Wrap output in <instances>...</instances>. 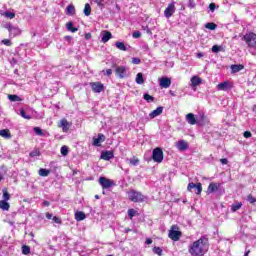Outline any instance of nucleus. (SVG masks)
<instances>
[{"label": "nucleus", "instance_id": "16", "mask_svg": "<svg viewBox=\"0 0 256 256\" xmlns=\"http://www.w3.org/2000/svg\"><path fill=\"white\" fill-rule=\"evenodd\" d=\"M102 38L101 41L102 43H107L110 39H113V34L109 32L108 30H103L101 32Z\"/></svg>", "mask_w": 256, "mask_h": 256}, {"label": "nucleus", "instance_id": "57", "mask_svg": "<svg viewBox=\"0 0 256 256\" xmlns=\"http://www.w3.org/2000/svg\"><path fill=\"white\" fill-rule=\"evenodd\" d=\"M244 137H245V139H249L250 137H252L251 132L245 131V132H244Z\"/></svg>", "mask_w": 256, "mask_h": 256}, {"label": "nucleus", "instance_id": "40", "mask_svg": "<svg viewBox=\"0 0 256 256\" xmlns=\"http://www.w3.org/2000/svg\"><path fill=\"white\" fill-rule=\"evenodd\" d=\"M153 253H155V255H157V256H162L163 255V249H161V247L155 246L153 248Z\"/></svg>", "mask_w": 256, "mask_h": 256}, {"label": "nucleus", "instance_id": "63", "mask_svg": "<svg viewBox=\"0 0 256 256\" xmlns=\"http://www.w3.org/2000/svg\"><path fill=\"white\" fill-rule=\"evenodd\" d=\"M196 57H197L198 59H201V57H203V53H202V52H198V53L196 54Z\"/></svg>", "mask_w": 256, "mask_h": 256}, {"label": "nucleus", "instance_id": "44", "mask_svg": "<svg viewBox=\"0 0 256 256\" xmlns=\"http://www.w3.org/2000/svg\"><path fill=\"white\" fill-rule=\"evenodd\" d=\"M34 132H35V134L38 135L39 137H43V135H45V134L43 133V130H42L41 128H39V127H34Z\"/></svg>", "mask_w": 256, "mask_h": 256}, {"label": "nucleus", "instance_id": "56", "mask_svg": "<svg viewBox=\"0 0 256 256\" xmlns=\"http://www.w3.org/2000/svg\"><path fill=\"white\" fill-rule=\"evenodd\" d=\"M8 31H9L10 35H13V31H17V28H15L13 26H9Z\"/></svg>", "mask_w": 256, "mask_h": 256}, {"label": "nucleus", "instance_id": "41", "mask_svg": "<svg viewBox=\"0 0 256 256\" xmlns=\"http://www.w3.org/2000/svg\"><path fill=\"white\" fill-rule=\"evenodd\" d=\"M207 123V116L205 114L200 116V120L198 121V125H205Z\"/></svg>", "mask_w": 256, "mask_h": 256}, {"label": "nucleus", "instance_id": "8", "mask_svg": "<svg viewBox=\"0 0 256 256\" xmlns=\"http://www.w3.org/2000/svg\"><path fill=\"white\" fill-rule=\"evenodd\" d=\"M192 189L196 190V195H201L202 191H203V185L201 183H193L190 182L187 186V191H191Z\"/></svg>", "mask_w": 256, "mask_h": 256}, {"label": "nucleus", "instance_id": "35", "mask_svg": "<svg viewBox=\"0 0 256 256\" xmlns=\"http://www.w3.org/2000/svg\"><path fill=\"white\" fill-rule=\"evenodd\" d=\"M3 193V201H9V199H11V194H9V191H7V188H4L2 190Z\"/></svg>", "mask_w": 256, "mask_h": 256}, {"label": "nucleus", "instance_id": "54", "mask_svg": "<svg viewBox=\"0 0 256 256\" xmlns=\"http://www.w3.org/2000/svg\"><path fill=\"white\" fill-rule=\"evenodd\" d=\"M132 63H133L134 65H139V63H141V59H139V58H137V57L132 58Z\"/></svg>", "mask_w": 256, "mask_h": 256}, {"label": "nucleus", "instance_id": "38", "mask_svg": "<svg viewBox=\"0 0 256 256\" xmlns=\"http://www.w3.org/2000/svg\"><path fill=\"white\" fill-rule=\"evenodd\" d=\"M144 99H145V101L147 102V103H153V101H155V97H153V96H151V95H149V94H144Z\"/></svg>", "mask_w": 256, "mask_h": 256}, {"label": "nucleus", "instance_id": "29", "mask_svg": "<svg viewBox=\"0 0 256 256\" xmlns=\"http://www.w3.org/2000/svg\"><path fill=\"white\" fill-rule=\"evenodd\" d=\"M66 15H75V6L73 4L67 6Z\"/></svg>", "mask_w": 256, "mask_h": 256}, {"label": "nucleus", "instance_id": "22", "mask_svg": "<svg viewBox=\"0 0 256 256\" xmlns=\"http://www.w3.org/2000/svg\"><path fill=\"white\" fill-rule=\"evenodd\" d=\"M202 83H203V80L199 76H193L191 78L192 87H198V85H201Z\"/></svg>", "mask_w": 256, "mask_h": 256}, {"label": "nucleus", "instance_id": "42", "mask_svg": "<svg viewBox=\"0 0 256 256\" xmlns=\"http://www.w3.org/2000/svg\"><path fill=\"white\" fill-rule=\"evenodd\" d=\"M4 17H6L7 19H15V13L6 11L4 12Z\"/></svg>", "mask_w": 256, "mask_h": 256}, {"label": "nucleus", "instance_id": "51", "mask_svg": "<svg viewBox=\"0 0 256 256\" xmlns=\"http://www.w3.org/2000/svg\"><path fill=\"white\" fill-rule=\"evenodd\" d=\"M195 6H196L195 0H189L188 2L189 9H195Z\"/></svg>", "mask_w": 256, "mask_h": 256}, {"label": "nucleus", "instance_id": "53", "mask_svg": "<svg viewBox=\"0 0 256 256\" xmlns=\"http://www.w3.org/2000/svg\"><path fill=\"white\" fill-rule=\"evenodd\" d=\"M52 219H53L54 223H57L58 225H61L62 221L59 217L54 216Z\"/></svg>", "mask_w": 256, "mask_h": 256}, {"label": "nucleus", "instance_id": "30", "mask_svg": "<svg viewBox=\"0 0 256 256\" xmlns=\"http://www.w3.org/2000/svg\"><path fill=\"white\" fill-rule=\"evenodd\" d=\"M8 99H9V101H12V102L23 101V98L19 97L18 95H15V94H9Z\"/></svg>", "mask_w": 256, "mask_h": 256}, {"label": "nucleus", "instance_id": "28", "mask_svg": "<svg viewBox=\"0 0 256 256\" xmlns=\"http://www.w3.org/2000/svg\"><path fill=\"white\" fill-rule=\"evenodd\" d=\"M136 83L138 85H143L145 83V79H143V73L139 72L137 75H136Z\"/></svg>", "mask_w": 256, "mask_h": 256}, {"label": "nucleus", "instance_id": "60", "mask_svg": "<svg viewBox=\"0 0 256 256\" xmlns=\"http://www.w3.org/2000/svg\"><path fill=\"white\" fill-rule=\"evenodd\" d=\"M145 243L146 245H151V243H153V240L151 238H147Z\"/></svg>", "mask_w": 256, "mask_h": 256}, {"label": "nucleus", "instance_id": "47", "mask_svg": "<svg viewBox=\"0 0 256 256\" xmlns=\"http://www.w3.org/2000/svg\"><path fill=\"white\" fill-rule=\"evenodd\" d=\"M102 73H104V75H106V77H111V75H113V70L106 69V70H103Z\"/></svg>", "mask_w": 256, "mask_h": 256}, {"label": "nucleus", "instance_id": "58", "mask_svg": "<svg viewBox=\"0 0 256 256\" xmlns=\"http://www.w3.org/2000/svg\"><path fill=\"white\" fill-rule=\"evenodd\" d=\"M217 7V5H215V3H210L209 4V9H210V11H215V8Z\"/></svg>", "mask_w": 256, "mask_h": 256}, {"label": "nucleus", "instance_id": "59", "mask_svg": "<svg viewBox=\"0 0 256 256\" xmlns=\"http://www.w3.org/2000/svg\"><path fill=\"white\" fill-rule=\"evenodd\" d=\"M220 163H222V165H227V163H229V160H227V158H221Z\"/></svg>", "mask_w": 256, "mask_h": 256}, {"label": "nucleus", "instance_id": "24", "mask_svg": "<svg viewBox=\"0 0 256 256\" xmlns=\"http://www.w3.org/2000/svg\"><path fill=\"white\" fill-rule=\"evenodd\" d=\"M0 209H2V211H9V209H11V205L7 200H0Z\"/></svg>", "mask_w": 256, "mask_h": 256}, {"label": "nucleus", "instance_id": "50", "mask_svg": "<svg viewBox=\"0 0 256 256\" xmlns=\"http://www.w3.org/2000/svg\"><path fill=\"white\" fill-rule=\"evenodd\" d=\"M2 43L3 45H6V47H11V45H13V43L9 39L2 40Z\"/></svg>", "mask_w": 256, "mask_h": 256}, {"label": "nucleus", "instance_id": "12", "mask_svg": "<svg viewBox=\"0 0 256 256\" xmlns=\"http://www.w3.org/2000/svg\"><path fill=\"white\" fill-rule=\"evenodd\" d=\"M160 87L162 89H169L171 87V78H168V77L160 78Z\"/></svg>", "mask_w": 256, "mask_h": 256}, {"label": "nucleus", "instance_id": "31", "mask_svg": "<svg viewBox=\"0 0 256 256\" xmlns=\"http://www.w3.org/2000/svg\"><path fill=\"white\" fill-rule=\"evenodd\" d=\"M66 27L68 31H71V33H77V31H79V28L73 27V22H68Z\"/></svg>", "mask_w": 256, "mask_h": 256}, {"label": "nucleus", "instance_id": "55", "mask_svg": "<svg viewBox=\"0 0 256 256\" xmlns=\"http://www.w3.org/2000/svg\"><path fill=\"white\" fill-rule=\"evenodd\" d=\"M93 1L98 5V7H103V3L105 0H93Z\"/></svg>", "mask_w": 256, "mask_h": 256}, {"label": "nucleus", "instance_id": "2", "mask_svg": "<svg viewBox=\"0 0 256 256\" xmlns=\"http://www.w3.org/2000/svg\"><path fill=\"white\" fill-rule=\"evenodd\" d=\"M127 196L129 201H131L132 203H145V201H147V196L135 189H130L127 192Z\"/></svg>", "mask_w": 256, "mask_h": 256}, {"label": "nucleus", "instance_id": "14", "mask_svg": "<svg viewBox=\"0 0 256 256\" xmlns=\"http://www.w3.org/2000/svg\"><path fill=\"white\" fill-rule=\"evenodd\" d=\"M105 136L103 134H98L97 138H93V143L92 145L94 147H101V144L104 143L105 141Z\"/></svg>", "mask_w": 256, "mask_h": 256}, {"label": "nucleus", "instance_id": "17", "mask_svg": "<svg viewBox=\"0 0 256 256\" xmlns=\"http://www.w3.org/2000/svg\"><path fill=\"white\" fill-rule=\"evenodd\" d=\"M218 91H228V89H231V83L229 81H224L222 83H219L217 85Z\"/></svg>", "mask_w": 256, "mask_h": 256}, {"label": "nucleus", "instance_id": "18", "mask_svg": "<svg viewBox=\"0 0 256 256\" xmlns=\"http://www.w3.org/2000/svg\"><path fill=\"white\" fill-rule=\"evenodd\" d=\"M163 113V106L157 107V109L153 110L150 114L149 117L150 119H155V117H159V115H162Z\"/></svg>", "mask_w": 256, "mask_h": 256}, {"label": "nucleus", "instance_id": "48", "mask_svg": "<svg viewBox=\"0 0 256 256\" xmlns=\"http://www.w3.org/2000/svg\"><path fill=\"white\" fill-rule=\"evenodd\" d=\"M219 51H221V46L219 45L212 46V53H219Z\"/></svg>", "mask_w": 256, "mask_h": 256}, {"label": "nucleus", "instance_id": "5", "mask_svg": "<svg viewBox=\"0 0 256 256\" xmlns=\"http://www.w3.org/2000/svg\"><path fill=\"white\" fill-rule=\"evenodd\" d=\"M112 67L115 69V73L118 79H125V77H127V67L117 66V64H112Z\"/></svg>", "mask_w": 256, "mask_h": 256}, {"label": "nucleus", "instance_id": "61", "mask_svg": "<svg viewBox=\"0 0 256 256\" xmlns=\"http://www.w3.org/2000/svg\"><path fill=\"white\" fill-rule=\"evenodd\" d=\"M46 219H53V214L47 212L46 213Z\"/></svg>", "mask_w": 256, "mask_h": 256}, {"label": "nucleus", "instance_id": "36", "mask_svg": "<svg viewBox=\"0 0 256 256\" xmlns=\"http://www.w3.org/2000/svg\"><path fill=\"white\" fill-rule=\"evenodd\" d=\"M205 28L210 29V31H215V29H217V24L209 22L205 24Z\"/></svg>", "mask_w": 256, "mask_h": 256}, {"label": "nucleus", "instance_id": "15", "mask_svg": "<svg viewBox=\"0 0 256 256\" xmlns=\"http://www.w3.org/2000/svg\"><path fill=\"white\" fill-rule=\"evenodd\" d=\"M115 157V153L113 151H104L101 153L100 158L104 161H111Z\"/></svg>", "mask_w": 256, "mask_h": 256}, {"label": "nucleus", "instance_id": "6", "mask_svg": "<svg viewBox=\"0 0 256 256\" xmlns=\"http://www.w3.org/2000/svg\"><path fill=\"white\" fill-rule=\"evenodd\" d=\"M245 43H247L248 47H256V34L253 32H249L243 37Z\"/></svg>", "mask_w": 256, "mask_h": 256}, {"label": "nucleus", "instance_id": "21", "mask_svg": "<svg viewBox=\"0 0 256 256\" xmlns=\"http://www.w3.org/2000/svg\"><path fill=\"white\" fill-rule=\"evenodd\" d=\"M186 121H188L189 125H197V119H195V114L188 113L186 115Z\"/></svg>", "mask_w": 256, "mask_h": 256}, {"label": "nucleus", "instance_id": "52", "mask_svg": "<svg viewBox=\"0 0 256 256\" xmlns=\"http://www.w3.org/2000/svg\"><path fill=\"white\" fill-rule=\"evenodd\" d=\"M132 37L134 39H139V37H141V32L139 31L133 32Z\"/></svg>", "mask_w": 256, "mask_h": 256}, {"label": "nucleus", "instance_id": "13", "mask_svg": "<svg viewBox=\"0 0 256 256\" xmlns=\"http://www.w3.org/2000/svg\"><path fill=\"white\" fill-rule=\"evenodd\" d=\"M176 147L178 151H187V149H189V143L185 140H179L176 142Z\"/></svg>", "mask_w": 256, "mask_h": 256}, {"label": "nucleus", "instance_id": "7", "mask_svg": "<svg viewBox=\"0 0 256 256\" xmlns=\"http://www.w3.org/2000/svg\"><path fill=\"white\" fill-rule=\"evenodd\" d=\"M98 181L104 191L105 189H111V187H115V182L111 179L100 177Z\"/></svg>", "mask_w": 256, "mask_h": 256}, {"label": "nucleus", "instance_id": "20", "mask_svg": "<svg viewBox=\"0 0 256 256\" xmlns=\"http://www.w3.org/2000/svg\"><path fill=\"white\" fill-rule=\"evenodd\" d=\"M230 69L232 73H239V71H243V69H245V66L243 64H232Z\"/></svg>", "mask_w": 256, "mask_h": 256}, {"label": "nucleus", "instance_id": "1", "mask_svg": "<svg viewBox=\"0 0 256 256\" xmlns=\"http://www.w3.org/2000/svg\"><path fill=\"white\" fill-rule=\"evenodd\" d=\"M209 251V238L202 236L189 246V253L192 256H203Z\"/></svg>", "mask_w": 256, "mask_h": 256}, {"label": "nucleus", "instance_id": "27", "mask_svg": "<svg viewBox=\"0 0 256 256\" xmlns=\"http://www.w3.org/2000/svg\"><path fill=\"white\" fill-rule=\"evenodd\" d=\"M243 207V203L238 202V203H234L231 206V211L232 213H235L236 211H239V209H241Z\"/></svg>", "mask_w": 256, "mask_h": 256}, {"label": "nucleus", "instance_id": "9", "mask_svg": "<svg viewBox=\"0 0 256 256\" xmlns=\"http://www.w3.org/2000/svg\"><path fill=\"white\" fill-rule=\"evenodd\" d=\"M90 86L94 93H103L105 91V86L101 82H92Z\"/></svg>", "mask_w": 256, "mask_h": 256}, {"label": "nucleus", "instance_id": "25", "mask_svg": "<svg viewBox=\"0 0 256 256\" xmlns=\"http://www.w3.org/2000/svg\"><path fill=\"white\" fill-rule=\"evenodd\" d=\"M0 137H4V139H11V132L9 129L0 130Z\"/></svg>", "mask_w": 256, "mask_h": 256}, {"label": "nucleus", "instance_id": "11", "mask_svg": "<svg viewBox=\"0 0 256 256\" xmlns=\"http://www.w3.org/2000/svg\"><path fill=\"white\" fill-rule=\"evenodd\" d=\"M173 13H175V4L170 3L164 11V15H165L166 19L173 17Z\"/></svg>", "mask_w": 256, "mask_h": 256}, {"label": "nucleus", "instance_id": "19", "mask_svg": "<svg viewBox=\"0 0 256 256\" xmlns=\"http://www.w3.org/2000/svg\"><path fill=\"white\" fill-rule=\"evenodd\" d=\"M219 187H221V184L212 182L208 186L207 193H215V191H219Z\"/></svg>", "mask_w": 256, "mask_h": 256}, {"label": "nucleus", "instance_id": "37", "mask_svg": "<svg viewBox=\"0 0 256 256\" xmlns=\"http://www.w3.org/2000/svg\"><path fill=\"white\" fill-rule=\"evenodd\" d=\"M60 153L61 155H63V157H67V155H69V147L62 146L60 149Z\"/></svg>", "mask_w": 256, "mask_h": 256}, {"label": "nucleus", "instance_id": "64", "mask_svg": "<svg viewBox=\"0 0 256 256\" xmlns=\"http://www.w3.org/2000/svg\"><path fill=\"white\" fill-rule=\"evenodd\" d=\"M85 39H87V40L91 39V33H86L85 34Z\"/></svg>", "mask_w": 256, "mask_h": 256}, {"label": "nucleus", "instance_id": "4", "mask_svg": "<svg viewBox=\"0 0 256 256\" xmlns=\"http://www.w3.org/2000/svg\"><path fill=\"white\" fill-rule=\"evenodd\" d=\"M152 159L154 163H163L164 154L163 149L157 147L152 151Z\"/></svg>", "mask_w": 256, "mask_h": 256}, {"label": "nucleus", "instance_id": "39", "mask_svg": "<svg viewBox=\"0 0 256 256\" xmlns=\"http://www.w3.org/2000/svg\"><path fill=\"white\" fill-rule=\"evenodd\" d=\"M29 253H31V247H29L27 245H23L22 246V254L23 255H29Z\"/></svg>", "mask_w": 256, "mask_h": 256}, {"label": "nucleus", "instance_id": "26", "mask_svg": "<svg viewBox=\"0 0 256 256\" xmlns=\"http://www.w3.org/2000/svg\"><path fill=\"white\" fill-rule=\"evenodd\" d=\"M50 173H51V170H47L45 168H40L38 171V175H40V177H49Z\"/></svg>", "mask_w": 256, "mask_h": 256}, {"label": "nucleus", "instance_id": "62", "mask_svg": "<svg viewBox=\"0 0 256 256\" xmlns=\"http://www.w3.org/2000/svg\"><path fill=\"white\" fill-rule=\"evenodd\" d=\"M43 205H44V207H49V205H51V202L45 200V201L43 202Z\"/></svg>", "mask_w": 256, "mask_h": 256}, {"label": "nucleus", "instance_id": "23", "mask_svg": "<svg viewBox=\"0 0 256 256\" xmlns=\"http://www.w3.org/2000/svg\"><path fill=\"white\" fill-rule=\"evenodd\" d=\"M74 217L77 221H85V219H87V214H85L83 211H77L74 214Z\"/></svg>", "mask_w": 256, "mask_h": 256}, {"label": "nucleus", "instance_id": "32", "mask_svg": "<svg viewBox=\"0 0 256 256\" xmlns=\"http://www.w3.org/2000/svg\"><path fill=\"white\" fill-rule=\"evenodd\" d=\"M115 45H116V48L119 49L120 51H127V46H125V43L117 41Z\"/></svg>", "mask_w": 256, "mask_h": 256}, {"label": "nucleus", "instance_id": "46", "mask_svg": "<svg viewBox=\"0 0 256 256\" xmlns=\"http://www.w3.org/2000/svg\"><path fill=\"white\" fill-rule=\"evenodd\" d=\"M30 157H39L41 155V152L39 150H33L30 152Z\"/></svg>", "mask_w": 256, "mask_h": 256}, {"label": "nucleus", "instance_id": "45", "mask_svg": "<svg viewBox=\"0 0 256 256\" xmlns=\"http://www.w3.org/2000/svg\"><path fill=\"white\" fill-rule=\"evenodd\" d=\"M247 201L250 202L251 205H254V203H256V198L253 197V194H249L247 196Z\"/></svg>", "mask_w": 256, "mask_h": 256}, {"label": "nucleus", "instance_id": "34", "mask_svg": "<svg viewBox=\"0 0 256 256\" xmlns=\"http://www.w3.org/2000/svg\"><path fill=\"white\" fill-rule=\"evenodd\" d=\"M84 15H86V17L91 15V5L89 3H86L84 6Z\"/></svg>", "mask_w": 256, "mask_h": 256}, {"label": "nucleus", "instance_id": "43", "mask_svg": "<svg viewBox=\"0 0 256 256\" xmlns=\"http://www.w3.org/2000/svg\"><path fill=\"white\" fill-rule=\"evenodd\" d=\"M130 165H133V167L139 165V158H137L135 156L133 158H131L130 159Z\"/></svg>", "mask_w": 256, "mask_h": 256}, {"label": "nucleus", "instance_id": "3", "mask_svg": "<svg viewBox=\"0 0 256 256\" xmlns=\"http://www.w3.org/2000/svg\"><path fill=\"white\" fill-rule=\"evenodd\" d=\"M182 235H183V233H181V231H179V227H177V225H172V227L168 233L169 239H171L172 241H179V239H181Z\"/></svg>", "mask_w": 256, "mask_h": 256}, {"label": "nucleus", "instance_id": "10", "mask_svg": "<svg viewBox=\"0 0 256 256\" xmlns=\"http://www.w3.org/2000/svg\"><path fill=\"white\" fill-rule=\"evenodd\" d=\"M58 127L62 129L63 133H67L69 131V128L71 127V123H69L67 119L63 118L58 123Z\"/></svg>", "mask_w": 256, "mask_h": 256}, {"label": "nucleus", "instance_id": "33", "mask_svg": "<svg viewBox=\"0 0 256 256\" xmlns=\"http://www.w3.org/2000/svg\"><path fill=\"white\" fill-rule=\"evenodd\" d=\"M137 215H139L137 210H135L133 208L128 209V217H129V219H133Z\"/></svg>", "mask_w": 256, "mask_h": 256}, {"label": "nucleus", "instance_id": "49", "mask_svg": "<svg viewBox=\"0 0 256 256\" xmlns=\"http://www.w3.org/2000/svg\"><path fill=\"white\" fill-rule=\"evenodd\" d=\"M20 115H21V117H23V119H31V116L25 114V110L24 109L20 110Z\"/></svg>", "mask_w": 256, "mask_h": 256}]
</instances>
